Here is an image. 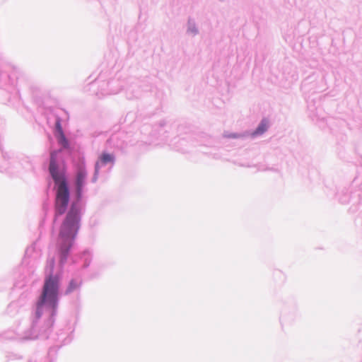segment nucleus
Instances as JSON below:
<instances>
[{
    "label": "nucleus",
    "mask_w": 362,
    "mask_h": 362,
    "mask_svg": "<svg viewBox=\"0 0 362 362\" xmlns=\"http://www.w3.org/2000/svg\"><path fill=\"white\" fill-rule=\"evenodd\" d=\"M79 211L76 207L72 206L60 226L57 238V245L61 254V264L66 261L69 250L79 228Z\"/></svg>",
    "instance_id": "nucleus-1"
},
{
    "label": "nucleus",
    "mask_w": 362,
    "mask_h": 362,
    "mask_svg": "<svg viewBox=\"0 0 362 362\" xmlns=\"http://www.w3.org/2000/svg\"><path fill=\"white\" fill-rule=\"evenodd\" d=\"M49 170L57 185V194L55 200V218L62 215L66 210L69 201V191L66 180L64 173H59L57 160L54 153L51 154Z\"/></svg>",
    "instance_id": "nucleus-2"
},
{
    "label": "nucleus",
    "mask_w": 362,
    "mask_h": 362,
    "mask_svg": "<svg viewBox=\"0 0 362 362\" xmlns=\"http://www.w3.org/2000/svg\"><path fill=\"white\" fill-rule=\"evenodd\" d=\"M59 278L52 274L46 277L42 288V292L37 302V310L43 305H47L52 309L57 305Z\"/></svg>",
    "instance_id": "nucleus-3"
},
{
    "label": "nucleus",
    "mask_w": 362,
    "mask_h": 362,
    "mask_svg": "<svg viewBox=\"0 0 362 362\" xmlns=\"http://www.w3.org/2000/svg\"><path fill=\"white\" fill-rule=\"evenodd\" d=\"M87 176V172L83 164H80L77 168L76 176V191L78 195L81 194L85 180Z\"/></svg>",
    "instance_id": "nucleus-4"
},
{
    "label": "nucleus",
    "mask_w": 362,
    "mask_h": 362,
    "mask_svg": "<svg viewBox=\"0 0 362 362\" xmlns=\"http://www.w3.org/2000/svg\"><path fill=\"white\" fill-rule=\"evenodd\" d=\"M268 127V122L266 119H263L256 129L253 135L262 134L265 132Z\"/></svg>",
    "instance_id": "nucleus-5"
},
{
    "label": "nucleus",
    "mask_w": 362,
    "mask_h": 362,
    "mask_svg": "<svg viewBox=\"0 0 362 362\" xmlns=\"http://www.w3.org/2000/svg\"><path fill=\"white\" fill-rule=\"evenodd\" d=\"M58 142L60 145H62L64 148H68L69 147V142L66 139L64 132L61 134H58L57 135Z\"/></svg>",
    "instance_id": "nucleus-6"
},
{
    "label": "nucleus",
    "mask_w": 362,
    "mask_h": 362,
    "mask_svg": "<svg viewBox=\"0 0 362 362\" xmlns=\"http://www.w3.org/2000/svg\"><path fill=\"white\" fill-rule=\"evenodd\" d=\"M100 160L103 163L113 161V156L109 153H103Z\"/></svg>",
    "instance_id": "nucleus-7"
},
{
    "label": "nucleus",
    "mask_w": 362,
    "mask_h": 362,
    "mask_svg": "<svg viewBox=\"0 0 362 362\" xmlns=\"http://www.w3.org/2000/svg\"><path fill=\"white\" fill-rule=\"evenodd\" d=\"M77 286H78V284L74 280H71L69 283L68 288H67L66 292L70 293V292L73 291L74 289H76L77 288Z\"/></svg>",
    "instance_id": "nucleus-8"
},
{
    "label": "nucleus",
    "mask_w": 362,
    "mask_h": 362,
    "mask_svg": "<svg viewBox=\"0 0 362 362\" xmlns=\"http://www.w3.org/2000/svg\"><path fill=\"white\" fill-rule=\"evenodd\" d=\"M55 126H56V130L57 132V134L63 133L62 127L61 125V121L59 119H57Z\"/></svg>",
    "instance_id": "nucleus-9"
},
{
    "label": "nucleus",
    "mask_w": 362,
    "mask_h": 362,
    "mask_svg": "<svg viewBox=\"0 0 362 362\" xmlns=\"http://www.w3.org/2000/svg\"><path fill=\"white\" fill-rule=\"evenodd\" d=\"M49 265H50V272L52 273L53 269H54V259H50Z\"/></svg>",
    "instance_id": "nucleus-10"
}]
</instances>
